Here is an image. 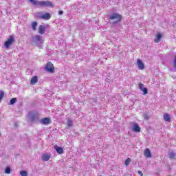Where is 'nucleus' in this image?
<instances>
[{
    "instance_id": "nucleus-1",
    "label": "nucleus",
    "mask_w": 176,
    "mask_h": 176,
    "mask_svg": "<svg viewBox=\"0 0 176 176\" xmlns=\"http://www.w3.org/2000/svg\"><path fill=\"white\" fill-rule=\"evenodd\" d=\"M28 119L32 123H38L39 122V114L36 111H30L28 115Z\"/></svg>"
},
{
    "instance_id": "nucleus-2",
    "label": "nucleus",
    "mask_w": 176,
    "mask_h": 176,
    "mask_svg": "<svg viewBox=\"0 0 176 176\" xmlns=\"http://www.w3.org/2000/svg\"><path fill=\"white\" fill-rule=\"evenodd\" d=\"M111 24H118L122 21V15L118 13H113L109 16Z\"/></svg>"
},
{
    "instance_id": "nucleus-3",
    "label": "nucleus",
    "mask_w": 176,
    "mask_h": 176,
    "mask_svg": "<svg viewBox=\"0 0 176 176\" xmlns=\"http://www.w3.org/2000/svg\"><path fill=\"white\" fill-rule=\"evenodd\" d=\"M14 43V37L13 36H10V38L5 41L4 46L6 49H9L11 45H13Z\"/></svg>"
},
{
    "instance_id": "nucleus-4",
    "label": "nucleus",
    "mask_w": 176,
    "mask_h": 176,
    "mask_svg": "<svg viewBox=\"0 0 176 176\" xmlns=\"http://www.w3.org/2000/svg\"><path fill=\"white\" fill-rule=\"evenodd\" d=\"M45 70L47 72H50L51 74H54V65L52 62H48L45 66Z\"/></svg>"
},
{
    "instance_id": "nucleus-5",
    "label": "nucleus",
    "mask_w": 176,
    "mask_h": 176,
    "mask_svg": "<svg viewBox=\"0 0 176 176\" xmlns=\"http://www.w3.org/2000/svg\"><path fill=\"white\" fill-rule=\"evenodd\" d=\"M34 42L36 43V45H43L44 41L42 39V36L39 35H36L33 39Z\"/></svg>"
},
{
    "instance_id": "nucleus-6",
    "label": "nucleus",
    "mask_w": 176,
    "mask_h": 176,
    "mask_svg": "<svg viewBox=\"0 0 176 176\" xmlns=\"http://www.w3.org/2000/svg\"><path fill=\"white\" fill-rule=\"evenodd\" d=\"M38 19H42L43 20H50L52 19V15H50V13H45V14H39L38 15Z\"/></svg>"
},
{
    "instance_id": "nucleus-7",
    "label": "nucleus",
    "mask_w": 176,
    "mask_h": 176,
    "mask_svg": "<svg viewBox=\"0 0 176 176\" xmlns=\"http://www.w3.org/2000/svg\"><path fill=\"white\" fill-rule=\"evenodd\" d=\"M39 122L41 124H44L45 126L47 124H50L52 123V119L50 118H45L39 120Z\"/></svg>"
},
{
    "instance_id": "nucleus-8",
    "label": "nucleus",
    "mask_w": 176,
    "mask_h": 176,
    "mask_svg": "<svg viewBox=\"0 0 176 176\" xmlns=\"http://www.w3.org/2000/svg\"><path fill=\"white\" fill-rule=\"evenodd\" d=\"M36 8H43V1L29 0Z\"/></svg>"
},
{
    "instance_id": "nucleus-9",
    "label": "nucleus",
    "mask_w": 176,
    "mask_h": 176,
    "mask_svg": "<svg viewBox=\"0 0 176 176\" xmlns=\"http://www.w3.org/2000/svg\"><path fill=\"white\" fill-rule=\"evenodd\" d=\"M43 8H53V3L49 0L43 1Z\"/></svg>"
},
{
    "instance_id": "nucleus-10",
    "label": "nucleus",
    "mask_w": 176,
    "mask_h": 176,
    "mask_svg": "<svg viewBox=\"0 0 176 176\" xmlns=\"http://www.w3.org/2000/svg\"><path fill=\"white\" fill-rule=\"evenodd\" d=\"M132 131H134L135 133H140L141 131V128L140 127V125H138V124L137 123H133Z\"/></svg>"
},
{
    "instance_id": "nucleus-11",
    "label": "nucleus",
    "mask_w": 176,
    "mask_h": 176,
    "mask_svg": "<svg viewBox=\"0 0 176 176\" xmlns=\"http://www.w3.org/2000/svg\"><path fill=\"white\" fill-rule=\"evenodd\" d=\"M54 148L55 151H56L57 153H59L60 155H62V153H64V149H63V147H60L57 145H55Z\"/></svg>"
},
{
    "instance_id": "nucleus-12",
    "label": "nucleus",
    "mask_w": 176,
    "mask_h": 176,
    "mask_svg": "<svg viewBox=\"0 0 176 176\" xmlns=\"http://www.w3.org/2000/svg\"><path fill=\"white\" fill-rule=\"evenodd\" d=\"M137 64L139 69H144V68H145V65H144V63H142V60L138 59Z\"/></svg>"
},
{
    "instance_id": "nucleus-13",
    "label": "nucleus",
    "mask_w": 176,
    "mask_h": 176,
    "mask_svg": "<svg viewBox=\"0 0 176 176\" xmlns=\"http://www.w3.org/2000/svg\"><path fill=\"white\" fill-rule=\"evenodd\" d=\"M46 31V28L42 25H41L38 28V32L41 34L43 35Z\"/></svg>"
},
{
    "instance_id": "nucleus-14",
    "label": "nucleus",
    "mask_w": 176,
    "mask_h": 176,
    "mask_svg": "<svg viewBox=\"0 0 176 176\" xmlns=\"http://www.w3.org/2000/svg\"><path fill=\"white\" fill-rule=\"evenodd\" d=\"M145 157H152V154L151 153V150L149 148H146L144 151Z\"/></svg>"
},
{
    "instance_id": "nucleus-15",
    "label": "nucleus",
    "mask_w": 176,
    "mask_h": 176,
    "mask_svg": "<svg viewBox=\"0 0 176 176\" xmlns=\"http://www.w3.org/2000/svg\"><path fill=\"white\" fill-rule=\"evenodd\" d=\"M160 39H162V35L160 34V33H158L156 35L155 38L154 39L155 43H159L160 42Z\"/></svg>"
},
{
    "instance_id": "nucleus-16",
    "label": "nucleus",
    "mask_w": 176,
    "mask_h": 176,
    "mask_svg": "<svg viewBox=\"0 0 176 176\" xmlns=\"http://www.w3.org/2000/svg\"><path fill=\"white\" fill-rule=\"evenodd\" d=\"M35 83H38V76H34L30 81V85H35Z\"/></svg>"
},
{
    "instance_id": "nucleus-17",
    "label": "nucleus",
    "mask_w": 176,
    "mask_h": 176,
    "mask_svg": "<svg viewBox=\"0 0 176 176\" xmlns=\"http://www.w3.org/2000/svg\"><path fill=\"white\" fill-rule=\"evenodd\" d=\"M50 159V156L47 154H43L42 156V161L43 162H47Z\"/></svg>"
},
{
    "instance_id": "nucleus-18",
    "label": "nucleus",
    "mask_w": 176,
    "mask_h": 176,
    "mask_svg": "<svg viewBox=\"0 0 176 176\" xmlns=\"http://www.w3.org/2000/svg\"><path fill=\"white\" fill-rule=\"evenodd\" d=\"M164 120H165V122H171V118H170V115H168V113H165L164 115Z\"/></svg>"
},
{
    "instance_id": "nucleus-19",
    "label": "nucleus",
    "mask_w": 176,
    "mask_h": 176,
    "mask_svg": "<svg viewBox=\"0 0 176 176\" xmlns=\"http://www.w3.org/2000/svg\"><path fill=\"white\" fill-rule=\"evenodd\" d=\"M36 27H38V22L34 21L32 23V28L33 31H36Z\"/></svg>"
},
{
    "instance_id": "nucleus-20",
    "label": "nucleus",
    "mask_w": 176,
    "mask_h": 176,
    "mask_svg": "<svg viewBox=\"0 0 176 176\" xmlns=\"http://www.w3.org/2000/svg\"><path fill=\"white\" fill-rule=\"evenodd\" d=\"M175 155H176V154L174 152H173V151L170 152L169 153V159H175Z\"/></svg>"
},
{
    "instance_id": "nucleus-21",
    "label": "nucleus",
    "mask_w": 176,
    "mask_h": 176,
    "mask_svg": "<svg viewBox=\"0 0 176 176\" xmlns=\"http://www.w3.org/2000/svg\"><path fill=\"white\" fill-rule=\"evenodd\" d=\"M17 101V99L16 98H12L10 100V105H13L14 104H16V102Z\"/></svg>"
},
{
    "instance_id": "nucleus-22",
    "label": "nucleus",
    "mask_w": 176,
    "mask_h": 176,
    "mask_svg": "<svg viewBox=\"0 0 176 176\" xmlns=\"http://www.w3.org/2000/svg\"><path fill=\"white\" fill-rule=\"evenodd\" d=\"M3 96H5V92L2 90H0V101L3 98Z\"/></svg>"
},
{
    "instance_id": "nucleus-23",
    "label": "nucleus",
    "mask_w": 176,
    "mask_h": 176,
    "mask_svg": "<svg viewBox=\"0 0 176 176\" xmlns=\"http://www.w3.org/2000/svg\"><path fill=\"white\" fill-rule=\"evenodd\" d=\"M131 162V159L130 158H127L125 160V166L127 167V166H129V164H130V162Z\"/></svg>"
},
{
    "instance_id": "nucleus-24",
    "label": "nucleus",
    "mask_w": 176,
    "mask_h": 176,
    "mask_svg": "<svg viewBox=\"0 0 176 176\" xmlns=\"http://www.w3.org/2000/svg\"><path fill=\"white\" fill-rule=\"evenodd\" d=\"M11 169L9 166L6 167L5 169L6 174H10Z\"/></svg>"
},
{
    "instance_id": "nucleus-25",
    "label": "nucleus",
    "mask_w": 176,
    "mask_h": 176,
    "mask_svg": "<svg viewBox=\"0 0 176 176\" xmlns=\"http://www.w3.org/2000/svg\"><path fill=\"white\" fill-rule=\"evenodd\" d=\"M20 174L21 176H28V173L25 170H21Z\"/></svg>"
},
{
    "instance_id": "nucleus-26",
    "label": "nucleus",
    "mask_w": 176,
    "mask_h": 176,
    "mask_svg": "<svg viewBox=\"0 0 176 176\" xmlns=\"http://www.w3.org/2000/svg\"><path fill=\"white\" fill-rule=\"evenodd\" d=\"M142 91H143V94H148V88L144 87L143 89H142Z\"/></svg>"
},
{
    "instance_id": "nucleus-27",
    "label": "nucleus",
    "mask_w": 176,
    "mask_h": 176,
    "mask_svg": "<svg viewBox=\"0 0 176 176\" xmlns=\"http://www.w3.org/2000/svg\"><path fill=\"white\" fill-rule=\"evenodd\" d=\"M67 126L72 127V120H67Z\"/></svg>"
},
{
    "instance_id": "nucleus-28",
    "label": "nucleus",
    "mask_w": 176,
    "mask_h": 176,
    "mask_svg": "<svg viewBox=\"0 0 176 176\" xmlns=\"http://www.w3.org/2000/svg\"><path fill=\"white\" fill-rule=\"evenodd\" d=\"M143 88H144V84L140 83L139 84V89H140V90H142Z\"/></svg>"
},
{
    "instance_id": "nucleus-29",
    "label": "nucleus",
    "mask_w": 176,
    "mask_h": 176,
    "mask_svg": "<svg viewBox=\"0 0 176 176\" xmlns=\"http://www.w3.org/2000/svg\"><path fill=\"white\" fill-rule=\"evenodd\" d=\"M58 14H59V16H61V15L64 14V12L60 10V11L58 12Z\"/></svg>"
},
{
    "instance_id": "nucleus-30",
    "label": "nucleus",
    "mask_w": 176,
    "mask_h": 176,
    "mask_svg": "<svg viewBox=\"0 0 176 176\" xmlns=\"http://www.w3.org/2000/svg\"><path fill=\"white\" fill-rule=\"evenodd\" d=\"M138 173V174H140L141 176H143V175H144V174H142V171H141V170H139Z\"/></svg>"
}]
</instances>
